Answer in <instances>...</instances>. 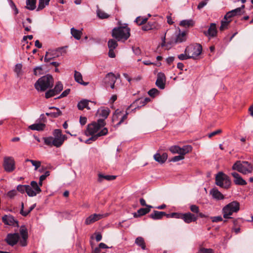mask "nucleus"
I'll list each match as a JSON object with an SVG mask.
<instances>
[{
  "label": "nucleus",
  "mask_w": 253,
  "mask_h": 253,
  "mask_svg": "<svg viewBox=\"0 0 253 253\" xmlns=\"http://www.w3.org/2000/svg\"><path fill=\"white\" fill-rule=\"evenodd\" d=\"M195 24L194 21L192 19L189 20H183L180 21L179 25L185 28H190L194 26Z\"/></svg>",
  "instance_id": "28"
},
{
  "label": "nucleus",
  "mask_w": 253,
  "mask_h": 253,
  "mask_svg": "<svg viewBox=\"0 0 253 253\" xmlns=\"http://www.w3.org/2000/svg\"><path fill=\"white\" fill-rule=\"evenodd\" d=\"M74 78L75 80L79 84H80L84 85H86L88 84V82H84L83 81L82 75L79 72H78L77 71H75Z\"/></svg>",
  "instance_id": "27"
},
{
  "label": "nucleus",
  "mask_w": 253,
  "mask_h": 253,
  "mask_svg": "<svg viewBox=\"0 0 253 253\" xmlns=\"http://www.w3.org/2000/svg\"><path fill=\"white\" fill-rule=\"evenodd\" d=\"M108 46L109 49H114L117 47L118 43L115 40L110 39L108 42Z\"/></svg>",
  "instance_id": "40"
},
{
  "label": "nucleus",
  "mask_w": 253,
  "mask_h": 253,
  "mask_svg": "<svg viewBox=\"0 0 253 253\" xmlns=\"http://www.w3.org/2000/svg\"><path fill=\"white\" fill-rule=\"evenodd\" d=\"M240 15V8H236L226 13L224 17V19L228 20L234 16Z\"/></svg>",
  "instance_id": "23"
},
{
  "label": "nucleus",
  "mask_w": 253,
  "mask_h": 253,
  "mask_svg": "<svg viewBox=\"0 0 253 253\" xmlns=\"http://www.w3.org/2000/svg\"><path fill=\"white\" fill-rule=\"evenodd\" d=\"M2 220L5 224L13 226H18V221L11 215H5L2 217Z\"/></svg>",
  "instance_id": "13"
},
{
  "label": "nucleus",
  "mask_w": 253,
  "mask_h": 253,
  "mask_svg": "<svg viewBox=\"0 0 253 253\" xmlns=\"http://www.w3.org/2000/svg\"><path fill=\"white\" fill-rule=\"evenodd\" d=\"M151 208H153L152 206H147L145 208H141L138 210L137 211V213L139 214V215H144L149 212Z\"/></svg>",
  "instance_id": "38"
},
{
  "label": "nucleus",
  "mask_w": 253,
  "mask_h": 253,
  "mask_svg": "<svg viewBox=\"0 0 253 253\" xmlns=\"http://www.w3.org/2000/svg\"><path fill=\"white\" fill-rule=\"evenodd\" d=\"M30 186L35 191H36L38 193H39L41 192V189L37 182L35 181H31Z\"/></svg>",
  "instance_id": "42"
},
{
  "label": "nucleus",
  "mask_w": 253,
  "mask_h": 253,
  "mask_svg": "<svg viewBox=\"0 0 253 253\" xmlns=\"http://www.w3.org/2000/svg\"><path fill=\"white\" fill-rule=\"evenodd\" d=\"M66 46L61 47L55 50H49L48 51L50 53V56H52L55 58L65 54L66 53Z\"/></svg>",
  "instance_id": "17"
},
{
  "label": "nucleus",
  "mask_w": 253,
  "mask_h": 253,
  "mask_svg": "<svg viewBox=\"0 0 253 253\" xmlns=\"http://www.w3.org/2000/svg\"><path fill=\"white\" fill-rule=\"evenodd\" d=\"M135 244L140 247L142 250L146 249V245L144 239L142 237H138L135 240Z\"/></svg>",
  "instance_id": "30"
},
{
  "label": "nucleus",
  "mask_w": 253,
  "mask_h": 253,
  "mask_svg": "<svg viewBox=\"0 0 253 253\" xmlns=\"http://www.w3.org/2000/svg\"><path fill=\"white\" fill-rule=\"evenodd\" d=\"M182 219L186 223H190L197 220V217L190 212L183 213Z\"/></svg>",
  "instance_id": "18"
},
{
  "label": "nucleus",
  "mask_w": 253,
  "mask_h": 253,
  "mask_svg": "<svg viewBox=\"0 0 253 253\" xmlns=\"http://www.w3.org/2000/svg\"><path fill=\"white\" fill-rule=\"evenodd\" d=\"M166 78L165 74L160 72L157 75L156 85L161 89H163L165 87Z\"/></svg>",
  "instance_id": "11"
},
{
  "label": "nucleus",
  "mask_w": 253,
  "mask_h": 253,
  "mask_svg": "<svg viewBox=\"0 0 253 253\" xmlns=\"http://www.w3.org/2000/svg\"><path fill=\"white\" fill-rule=\"evenodd\" d=\"M192 150V147L190 145H185L182 148L180 147V155L184 156L185 154L189 153Z\"/></svg>",
  "instance_id": "33"
},
{
  "label": "nucleus",
  "mask_w": 253,
  "mask_h": 253,
  "mask_svg": "<svg viewBox=\"0 0 253 253\" xmlns=\"http://www.w3.org/2000/svg\"><path fill=\"white\" fill-rule=\"evenodd\" d=\"M54 59L52 56H50V53L48 52V51H47L46 52L45 57H44V62H49L51 59Z\"/></svg>",
  "instance_id": "60"
},
{
  "label": "nucleus",
  "mask_w": 253,
  "mask_h": 253,
  "mask_svg": "<svg viewBox=\"0 0 253 253\" xmlns=\"http://www.w3.org/2000/svg\"><path fill=\"white\" fill-rule=\"evenodd\" d=\"M71 33L72 35L77 40H80L81 37L82 32L80 30H78L74 28H72L71 29Z\"/></svg>",
  "instance_id": "36"
},
{
  "label": "nucleus",
  "mask_w": 253,
  "mask_h": 253,
  "mask_svg": "<svg viewBox=\"0 0 253 253\" xmlns=\"http://www.w3.org/2000/svg\"><path fill=\"white\" fill-rule=\"evenodd\" d=\"M178 58L181 60H186V59L191 58L190 56H189L188 53L185 52H184V53H182V54H180L178 55Z\"/></svg>",
  "instance_id": "49"
},
{
  "label": "nucleus",
  "mask_w": 253,
  "mask_h": 253,
  "mask_svg": "<svg viewBox=\"0 0 253 253\" xmlns=\"http://www.w3.org/2000/svg\"><path fill=\"white\" fill-rule=\"evenodd\" d=\"M27 185H18L17 186V191H19L21 193H24L26 191Z\"/></svg>",
  "instance_id": "48"
},
{
  "label": "nucleus",
  "mask_w": 253,
  "mask_h": 253,
  "mask_svg": "<svg viewBox=\"0 0 253 253\" xmlns=\"http://www.w3.org/2000/svg\"><path fill=\"white\" fill-rule=\"evenodd\" d=\"M53 137L49 136L44 137V143L49 146H55L57 148L61 147L64 142L67 139L66 135L62 133V130L60 129H55L52 132Z\"/></svg>",
  "instance_id": "2"
},
{
  "label": "nucleus",
  "mask_w": 253,
  "mask_h": 253,
  "mask_svg": "<svg viewBox=\"0 0 253 253\" xmlns=\"http://www.w3.org/2000/svg\"><path fill=\"white\" fill-rule=\"evenodd\" d=\"M42 69L41 66H38L34 68V74L35 75L37 76L42 74Z\"/></svg>",
  "instance_id": "51"
},
{
  "label": "nucleus",
  "mask_w": 253,
  "mask_h": 253,
  "mask_svg": "<svg viewBox=\"0 0 253 253\" xmlns=\"http://www.w3.org/2000/svg\"><path fill=\"white\" fill-rule=\"evenodd\" d=\"M26 192L30 197L35 196H36L37 194H38L36 191H35L30 185H28L27 186Z\"/></svg>",
  "instance_id": "39"
},
{
  "label": "nucleus",
  "mask_w": 253,
  "mask_h": 253,
  "mask_svg": "<svg viewBox=\"0 0 253 253\" xmlns=\"http://www.w3.org/2000/svg\"><path fill=\"white\" fill-rule=\"evenodd\" d=\"M9 4H10V7L14 11V14L17 15L19 11H18V9H17V8L16 7L15 3L13 2V1L12 0H9Z\"/></svg>",
  "instance_id": "52"
},
{
  "label": "nucleus",
  "mask_w": 253,
  "mask_h": 253,
  "mask_svg": "<svg viewBox=\"0 0 253 253\" xmlns=\"http://www.w3.org/2000/svg\"><path fill=\"white\" fill-rule=\"evenodd\" d=\"M211 218L213 222H218L222 220V217L221 216H213Z\"/></svg>",
  "instance_id": "62"
},
{
  "label": "nucleus",
  "mask_w": 253,
  "mask_h": 253,
  "mask_svg": "<svg viewBox=\"0 0 253 253\" xmlns=\"http://www.w3.org/2000/svg\"><path fill=\"white\" fill-rule=\"evenodd\" d=\"M50 0H39V4L37 10L39 11L43 9L49 4Z\"/></svg>",
  "instance_id": "35"
},
{
  "label": "nucleus",
  "mask_w": 253,
  "mask_h": 253,
  "mask_svg": "<svg viewBox=\"0 0 253 253\" xmlns=\"http://www.w3.org/2000/svg\"><path fill=\"white\" fill-rule=\"evenodd\" d=\"M108 215V214H96L94 213L89 215L87 217L85 220V224L86 225L91 224L102 218L106 217Z\"/></svg>",
  "instance_id": "10"
},
{
  "label": "nucleus",
  "mask_w": 253,
  "mask_h": 253,
  "mask_svg": "<svg viewBox=\"0 0 253 253\" xmlns=\"http://www.w3.org/2000/svg\"><path fill=\"white\" fill-rule=\"evenodd\" d=\"M22 65L21 64H17L14 68V72L19 75L21 71Z\"/></svg>",
  "instance_id": "58"
},
{
  "label": "nucleus",
  "mask_w": 253,
  "mask_h": 253,
  "mask_svg": "<svg viewBox=\"0 0 253 253\" xmlns=\"http://www.w3.org/2000/svg\"><path fill=\"white\" fill-rule=\"evenodd\" d=\"M88 102H89V101H88L87 100H85V99L80 101L78 103V105H77L78 108L80 110H83L84 108H86L87 109L89 110L90 108L88 106Z\"/></svg>",
  "instance_id": "29"
},
{
  "label": "nucleus",
  "mask_w": 253,
  "mask_h": 253,
  "mask_svg": "<svg viewBox=\"0 0 253 253\" xmlns=\"http://www.w3.org/2000/svg\"><path fill=\"white\" fill-rule=\"evenodd\" d=\"M56 94L53 89H50L45 93V96L46 98H49L55 95Z\"/></svg>",
  "instance_id": "56"
},
{
  "label": "nucleus",
  "mask_w": 253,
  "mask_h": 253,
  "mask_svg": "<svg viewBox=\"0 0 253 253\" xmlns=\"http://www.w3.org/2000/svg\"><path fill=\"white\" fill-rule=\"evenodd\" d=\"M112 36L118 41H126L130 36V29L127 26L115 28L112 30Z\"/></svg>",
  "instance_id": "4"
},
{
  "label": "nucleus",
  "mask_w": 253,
  "mask_h": 253,
  "mask_svg": "<svg viewBox=\"0 0 253 253\" xmlns=\"http://www.w3.org/2000/svg\"><path fill=\"white\" fill-rule=\"evenodd\" d=\"M147 18H144L141 16L137 17L135 19V22L139 25H142L145 23L147 21Z\"/></svg>",
  "instance_id": "46"
},
{
  "label": "nucleus",
  "mask_w": 253,
  "mask_h": 253,
  "mask_svg": "<svg viewBox=\"0 0 253 253\" xmlns=\"http://www.w3.org/2000/svg\"><path fill=\"white\" fill-rule=\"evenodd\" d=\"M221 132H222L221 129H217L215 131H214L209 133L208 134V136L209 138H211L212 136H213L216 134H218L220 133Z\"/></svg>",
  "instance_id": "63"
},
{
  "label": "nucleus",
  "mask_w": 253,
  "mask_h": 253,
  "mask_svg": "<svg viewBox=\"0 0 253 253\" xmlns=\"http://www.w3.org/2000/svg\"><path fill=\"white\" fill-rule=\"evenodd\" d=\"M20 233L22 237L20 244L22 246L25 247L27 245V240L28 237L27 229L25 226H22L20 227Z\"/></svg>",
  "instance_id": "14"
},
{
  "label": "nucleus",
  "mask_w": 253,
  "mask_h": 253,
  "mask_svg": "<svg viewBox=\"0 0 253 253\" xmlns=\"http://www.w3.org/2000/svg\"><path fill=\"white\" fill-rule=\"evenodd\" d=\"M122 112L118 109L116 110L112 117V121L115 122V120L118 118Z\"/></svg>",
  "instance_id": "59"
},
{
  "label": "nucleus",
  "mask_w": 253,
  "mask_h": 253,
  "mask_svg": "<svg viewBox=\"0 0 253 253\" xmlns=\"http://www.w3.org/2000/svg\"><path fill=\"white\" fill-rule=\"evenodd\" d=\"M45 127V125L44 123H36L29 126V128L37 131H42Z\"/></svg>",
  "instance_id": "26"
},
{
  "label": "nucleus",
  "mask_w": 253,
  "mask_h": 253,
  "mask_svg": "<svg viewBox=\"0 0 253 253\" xmlns=\"http://www.w3.org/2000/svg\"><path fill=\"white\" fill-rule=\"evenodd\" d=\"M110 112V109L107 107H101L98 110V113L99 116L103 118L102 119H106Z\"/></svg>",
  "instance_id": "22"
},
{
  "label": "nucleus",
  "mask_w": 253,
  "mask_h": 253,
  "mask_svg": "<svg viewBox=\"0 0 253 253\" xmlns=\"http://www.w3.org/2000/svg\"><path fill=\"white\" fill-rule=\"evenodd\" d=\"M186 33L185 32H182V33H179L178 35L176 36V37L175 39L174 42L176 43H180L186 40Z\"/></svg>",
  "instance_id": "31"
},
{
  "label": "nucleus",
  "mask_w": 253,
  "mask_h": 253,
  "mask_svg": "<svg viewBox=\"0 0 253 253\" xmlns=\"http://www.w3.org/2000/svg\"><path fill=\"white\" fill-rule=\"evenodd\" d=\"M36 207V204L31 206L28 210L25 211V213L23 214V216H26Z\"/></svg>",
  "instance_id": "64"
},
{
  "label": "nucleus",
  "mask_w": 253,
  "mask_h": 253,
  "mask_svg": "<svg viewBox=\"0 0 253 253\" xmlns=\"http://www.w3.org/2000/svg\"><path fill=\"white\" fill-rule=\"evenodd\" d=\"M208 1L209 0H204L202 1H201L198 4L197 8L198 9H201L203 8L206 5H207Z\"/></svg>",
  "instance_id": "61"
},
{
  "label": "nucleus",
  "mask_w": 253,
  "mask_h": 253,
  "mask_svg": "<svg viewBox=\"0 0 253 253\" xmlns=\"http://www.w3.org/2000/svg\"><path fill=\"white\" fill-rule=\"evenodd\" d=\"M231 20L228 21V20H225L221 21V26L219 28L220 31H223L224 30L227 29L228 26Z\"/></svg>",
  "instance_id": "43"
},
{
  "label": "nucleus",
  "mask_w": 253,
  "mask_h": 253,
  "mask_svg": "<svg viewBox=\"0 0 253 253\" xmlns=\"http://www.w3.org/2000/svg\"><path fill=\"white\" fill-rule=\"evenodd\" d=\"M105 125L104 119H98L96 122L88 125L87 135L91 137L86 140V143H89L90 140L95 141L98 137L106 135L108 131L106 127H104Z\"/></svg>",
  "instance_id": "1"
},
{
  "label": "nucleus",
  "mask_w": 253,
  "mask_h": 253,
  "mask_svg": "<svg viewBox=\"0 0 253 253\" xmlns=\"http://www.w3.org/2000/svg\"><path fill=\"white\" fill-rule=\"evenodd\" d=\"M17 190L15 189H13L8 192L6 195L9 198L11 199L17 195Z\"/></svg>",
  "instance_id": "53"
},
{
  "label": "nucleus",
  "mask_w": 253,
  "mask_h": 253,
  "mask_svg": "<svg viewBox=\"0 0 253 253\" xmlns=\"http://www.w3.org/2000/svg\"><path fill=\"white\" fill-rule=\"evenodd\" d=\"M19 238L18 233L8 234L5 240L9 245L13 246L17 244Z\"/></svg>",
  "instance_id": "12"
},
{
  "label": "nucleus",
  "mask_w": 253,
  "mask_h": 253,
  "mask_svg": "<svg viewBox=\"0 0 253 253\" xmlns=\"http://www.w3.org/2000/svg\"><path fill=\"white\" fill-rule=\"evenodd\" d=\"M204 34L205 36L210 38L214 37L217 34V29L216 24L211 23L207 31H204Z\"/></svg>",
  "instance_id": "16"
},
{
  "label": "nucleus",
  "mask_w": 253,
  "mask_h": 253,
  "mask_svg": "<svg viewBox=\"0 0 253 253\" xmlns=\"http://www.w3.org/2000/svg\"><path fill=\"white\" fill-rule=\"evenodd\" d=\"M232 169L243 174H248L252 172L253 167L247 161H237L233 165Z\"/></svg>",
  "instance_id": "6"
},
{
  "label": "nucleus",
  "mask_w": 253,
  "mask_h": 253,
  "mask_svg": "<svg viewBox=\"0 0 253 253\" xmlns=\"http://www.w3.org/2000/svg\"><path fill=\"white\" fill-rule=\"evenodd\" d=\"M148 94L151 97H154L159 93V91L155 88H152L148 91Z\"/></svg>",
  "instance_id": "55"
},
{
  "label": "nucleus",
  "mask_w": 253,
  "mask_h": 253,
  "mask_svg": "<svg viewBox=\"0 0 253 253\" xmlns=\"http://www.w3.org/2000/svg\"><path fill=\"white\" fill-rule=\"evenodd\" d=\"M215 184L221 188L228 189L230 186L231 180L227 175L219 172L215 176Z\"/></svg>",
  "instance_id": "7"
},
{
  "label": "nucleus",
  "mask_w": 253,
  "mask_h": 253,
  "mask_svg": "<svg viewBox=\"0 0 253 253\" xmlns=\"http://www.w3.org/2000/svg\"><path fill=\"white\" fill-rule=\"evenodd\" d=\"M3 167L7 172H11L15 169V162L12 157L6 156L3 158Z\"/></svg>",
  "instance_id": "9"
},
{
  "label": "nucleus",
  "mask_w": 253,
  "mask_h": 253,
  "mask_svg": "<svg viewBox=\"0 0 253 253\" xmlns=\"http://www.w3.org/2000/svg\"><path fill=\"white\" fill-rule=\"evenodd\" d=\"M36 0H26V8L33 10L36 8Z\"/></svg>",
  "instance_id": "34"
},
{
  "label": "nucleus",
  "mask_w": 253,
  "mask_h": 253,
  "mask_svg": "<svg viewBox=\"0 0 253 253\" xmlns=\"http://www.w3.org/2000/svg\"><path fill=\"white\" fill-rule=\"evenodd\" d=\"M49 109H55L56 110V112H50V113H46L45 115L47 116L51 117L52 118H57L58 117L61 116L62 115V112L60 110L56 107H49Z\"/></svg>",
  "instance_id": "24"
},
{
  "label": "nucleus",
  "mask_w": 253,
  "mask_h": 253,
  "mask_svg": "<svg viewBox=\"0 0 253 253\" xmlns=\"http://www.w3.org/2000/svg\"><path fill=\"white\" fill-rule=\"evenodd\" d=\"M116 176L114 175H104L102 174L99 173L98 174V181L100 182H102L103 179H105L107 180L110 181L114 180L116 178Z\"/></svg>",
  "instance_id": "32"
},
{
  "label": "nucleus",
  "mask_w": 253,
  "mask_h": 253,
  "mask_svg": "<svg viewBox=\"0 0 253 253\" xmlns=\"http://www.w3.org/2000/svg\"><path fill=\"white\" fill-rule=\"evenodd\" d=\"M234 178L233 181L236 185H246L247 183L241 175L236 172H233L231 173Z\"/></svg>",
  "instance_id": "15"
},
{
  "label": "nucleus",
  "mask_w": 253,
  "mask_h": 253,
  "mask_svg": "<svg viewBox=\"0 0 253 253\" xmlns=\"http://www.w3.org/2000/svg\"><path fill=\"white\" fill-rule=\"evenodd\" d=\"M214 251L211 249L201 248L197 253H213Z\"/></svg>",
  "instance_id": "47"
},
{
  "label": "nucleus",
  "mask_w": 253,
  "mask_h": 253,
  "mask_svg": "<svg viewBox=\"0 0 253 253\" xmlns=\"http://www.w3.org/2000/svg\"><path fill=\"white\" fill-rule=\"evenodd\" d=\"M190 210L192 212L194 213H198L199 212V208L197 206L195 205H192L190 206Z\"/></svg>",
  "instance_id": "57"
},
{
  "label": "nucleus",
  "mask_w": 253,
  "mask_h": 253,
  "mask_svg": "<svg viewBox=\"0 0 253 253\" xmlns=\"http://www.w3.org/2000/svg\"><path fill=\"white\" fill-rule=\"evenodd\" d=\"M63 89V85L61 82H58L54 88L53 89L54 91L57 94Z\"/></svg>",
  "instance_id": "44"
},
{
  "label": "nucleus",
  "mask_w": 253,
  "mask_h": 253,
  "mask_svg": "<svg viewBox=\"0 0 253 253\" xmlns=\"http://www.w3.org/2000/svg\"><path fill=\"white\" fill-rule=\"evenodd\" d=\"M53 85V79L50 75L40 78L35 84V87L38 91H43Z\"/></svg>",
  "instance_id": "3"
},
{
  "label": "nucleus",
  "mask_w": 253,
  "mask_h": 253,
  "mask_svg": "<svg viewBox=\"0 0 253 253\" xmlns=\"http://www.w3.org/2000/svg\"><path fill=\"white\" fill-rule=\"evenodd\" d=\"M26 162H30L32 165L35 167V170H37L41 165V162L39 161H35L27 159L26 160Z\"/></svg>",
  "instance_id": "41"
},
{
  "label": "nucleus",
  "mask_w": 253,
  "mask_h": 253,
  "mask_svg": "<svg viewBox=\"0 0 253 253\" xmlns=\"http://www.w3.org/2000/svg\"><path fill=\"white\" fill-rule=\"evenodd\" d=\"M169 150L173 154L177 153L180 155V147L178 146H172L169 148Z\"/></svg>",
  "instance_id": "45"
},
{
  "label": "nucleus",
  "mask_w": 253,
  "mask_h": 253,
  "mask_svg": "<svg viewBox=\"0 0 253 253\" xmlns=\"http://www.w3.org/2000/svg\"><path fill=\"white\" fill-rule=\"evenodd\" d=\"M202 51V46L200 44L196 43L188 46L185 49V52L188 53L191 58L196 59L200 55Z\"/></svg>",
  "instance_id": "8"
},
{
  "label": "nucleus",
  "mask_w": 253,
  "mask_h": 253,
  "mask_svg": "<svg viewBox=\"0 0 253 253\" xmlns=\"http://www.w3.org/2000/svg\"><path fill=\"white\" fill-rule=\"evenodd\" d=\"M165 214L166 212L164 211H154L153 213L149 215V217L154 220H157L161 219Z\"/></svg>",
  "instance_id": "25"
},
{
  "label": "nucleus",
  "mask_w": 253,
  "mask_h": 253,
  "mask_svg": "<svg viewBox=\"0 0 253 253\" xmlns=\"http://www.w3.org/2000/svg\"><path fill=\"white\" fill-rule=\"evenodd\" d=\"M184 157L182 156V155H179L178 156H176L173 157L170 160L171 162H176L179 161L180 160H182L184 159Z\"/></svg>",
  "instance_id": "54"
},
{
  "label": "nucleus",
  "mask_w": 253,
  "mask_h": 253,
  "mask_svg": "<svg viewBox=\"0 0 253 253\" xmlns=\"http://www.w3.org/2000/svg\"><path fill=\"white\" fill-rule=\"evenodd\" d=\"M139 103L141 106H144L148 102L150 101V99L148 97H146L144 99H140L137 101Z\"/></svg>",
  "instance_id": "50"
},
{
  "label": "nucleus",
  "mask_w": 253,
  "mask_h": 253,
  "mask_svg": "<svg viewBox=\"0 0 253 253\" xmlns=\"http://www.w3.org/2000/svg\"><path fill=\"white\" fill-rule=\"evenodd\" d=\"M117 79V76L112 72L108 73L104 79V82L107 85L113 83H116Z\"/></svg>",
  "instance_id": "19"
},
{
  "label": "nucleus",
  "mask_w": 253,
  "mask_h": 253,
  "mask_svg": "<svg viewBox=\"0 0 253 253\" xmlns=\"http://www.w3.org/2000/svg\"><path fill=\"white\" fill-rule=\"evenodd\" d=\"M96 14L97 16L101 19H107L110 17V15L100 9H97L96 10Z\"/></svg>",
  "instance_id": "37"
},
{
  "label": "nucleus",
  "mask_w": 253,
  "mask_h": 253,
  "mask_svg": "<svg viewBox=\"0 0 253 253\" xmlns=\"http://www.w3.org/2000/svg\"><path fill=\"white\" fill-rule=\"evenodd\" d=\"M155 160L160 164L164 163L168 159V154L164 153L162 155L159 153H156L154 156Z\"/></svg>",
  "instance_id": "21"
},
{
  "label": "nucleus",
  "mask_w": 253,
  "mask_h": 253,
  "mask_svg": "<svg viewBox=\"0 0 253 253\" xmlns=\"http://www.w3.org/2000/svg\"><path fill=\"white\" fill-rule=\"evenodd\" d=\"M210 194L212 195L213 198L217 200H220L224 199V195L216 188L212 189L210 191Z\"/></svg>",
  "instance_id": "20"
},
{
  "label": "nucleus",
  "mask_w": 253,
  "mask_h": 253,
  "mask_svg": "<svg viewBox=\"0 0 253 253\" xmlns=\"http://www.w3.org/2000/svg\"><path fill=\"white\" fill-rule=\"evenodd\" d=\"M240 210V203L234 201L225 206L222 210V212L223 216L224 218L229 219L232 218L231 215L233 213H237Z\"/></svg>",
  "instance_id": "5"
}]
</instances>
